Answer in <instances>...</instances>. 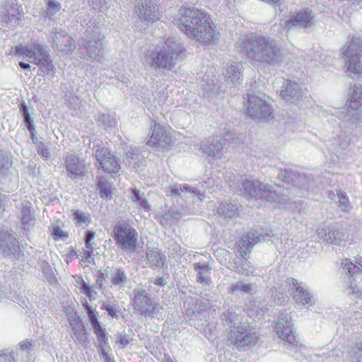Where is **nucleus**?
Returning a JSON list of instances; mask_svg holds the SVG:
<instances>
[{"label":"nucleus","instance_id":"32","mask_svg":"<svg viewBox=\"0 0 362 362\" xmlns=\"http://www.w3.org/2000/svg\"><path fill=\"white\" fill-rule=\"evenodd\" d=\"M134 308L141 312L151 301L150 293L145 289L134 290Z\"/></svg>","mask_w":362,"mask_h":362},{"label":"nucleus","instance_id":"4","mask_svg":"<svg viewBox=\"0 0 362 362\" xmlns=\"http://www.w3.org/2000/svg\"><path fill=\"white\" fill-rule=\"evenodd\" d=\"M18 54L25 55L29 62L39 66L43 74L54 76L56 71L52 59L42 45L39 44H30L26 46L16 47Z\"/></svg>","mask_w":362,"mask_h":362},{"label":"nucleus","instance_id":"20","mask_svg":"<svg viewBox=\"0 0 362 362\" xmlns=\"http://www.w3.org/2000/svg\"><path fill=\"white\" fill-rule=\"evenodd\" d=\"M318 237L323 240V242L330 244L338 245L344 240V233L342 231L341 225L334 223L331 226L322 228L318 230Z\"/></svg>","mask_w":362,"mask_h":362},{"label":"nucleus","instance_id":"54","mask_svg":"<svg viewBox=\"0 0 362 362\" xmlns=\"http://www.w3.org/2000/svg\"><path fill=\"white\" fill-rule=\"evenodd\" d=\"M349 354L353 361L362 362V341L356 343L351 349Z\"/></svg>","mask_w":362,"mask_h":362},{"label":"nucleus","instance_id":"9","mask_svg":"<svg viewBox=\"0 0 362 362\" xmlns=\"http://www.w3.org/2000/svg\"><path fill=\"white\" fill-rule=\"evenodd\" d=\"M347 58V70L354 74L362 73L361 58L362 57V38L354 37L343 52Z\"/></svg>","mask_w":362,"mask_h":362},{"label":"nucleus","instance_id":"35","mask_svg":"<svg viewBox=\"0 0 362 362\" xmlns=\"http://www.w3.org/2000/svg\"><path fill=\"white\" fill-rule=\"evenodd\" d=\"M97 189L99 190L100 197L102 199H111L112 185L106 177H100L97 183Z\"/></svg>","mask_w":362,"mask_h":362},{"label":"nucleus","instance_id":"45","mask_svg":"<svg viewBox=\"0 0 362 362\" xmlns=\"http://www.w3.org/2000/svg\"><path fill=\"white\" fill-rule=\"evenodd\" d=\"M159 305L158 303H153L151 300L147 303L146 307L140 312L141 315L145 317L153 318L159 313Z\"/></svg>","mask_w":362,"mask_h":362},{"label":"nucleus","instance_id":"33","mask_svg":"<svg viewBox=\"0 0 362 362\" xmlns=\"http://www.w3.org/2000/svg\"><path fill=\"white\" fill-rule=\"evenodd\" d=\"M146 257L150 267L162 268L164 267L165 256L160 252L148 248Z\"/></svg>","mask_w":362,"mask_h":362},{"label":"nucleus","instance_id":"6","mask_svg":"<svg viewBox=\"0 0 362 362\" xmlns=\"http://www.w3.org/2000/svg\"><path fill=\"white\" fill-rule=\"evenodd\" d=\"M138 233L125 221L118 222L113 229V238L116 245L127 253L136 252Z\"/></svg>","mask_w":362,"mask_h":362},{"label":"nucleus","instance_id":"50","mask_svg":"<svg viewBox=\"0 0 362 362\" xmlns=\"http://www.w3.org/2000/svg\"><path fill=\"white\" fill-rule=\"evenodd\" d=\"M94 334L96 335L100 344L107 345L108 341L107 333L105 328L101 327L100 324L92 327Z\"/></svg>","mask_w":362,"mask_h":362},{"label":"nucleus","instance_id":"1","mask_svg":"<svg viewBox=\"0 0 362 362\" xmlns=\"http://www.w3.org/2000/svg\"><path fill=\"white\" fill-rule=\"evenodd\" d=\"M178 27L188 37L202 44L214 43L218 39L210 16L195 7H185L180 10Z\"/></svg>","mask_w":362,"mask_h":362},{"label":"nucleus","instance_id":"5","mask_svg":"<svg viewBox=\"0 0 362 362\" xmlns=\"http://www.w3.org/2000/svg\"><path fill=\"white\" fill-rule=\"evenodd\" d=\"M88 148L90 151L88 152L95 158L105 172L114 174L119 172L121 168L119 160L103 144V141L98 139L90 141Z\"/></svg>","mask_w":362,"mask_h":362},{"label":"nucleus","instance_id":"23","mask_svg":"<svg viewBox=\"0 0 362 362\" xmlns=\"http://www.w3.org/2000/svg\"><path fill=\"white\" fill-rule=\"evenodd\" d=\"M4 11L5 13L0 16V20L3 23L13 25L18 24L22 8L18 5L17 0H8L4 6Z\"/></svg>","mask_w":362,"mask_h":362},{"label":"nucleus","instance_id":"25","mask_svg":"<svg viewBox=\"0 0 362 362\" xmlns=\"http://www.w3.org/2000/svg\"><path fill=\"white\" fill-rule=\"evenodd\" d=\"M64 165L67 172V176L74 179L83 175L86 166L83 160L75 154H68L64 158Z\"/></svg>","mask_w":362,"mask_h":362},{"label":"nucleus","instance_id":"8","mask_svg":"<svg viewBox=\"0 0 362 362\" xmlns=\"http://www.w3.org/2000/svg\"><path fill=\"white\" fill-rule=\"evenodd\" d=\"M258 339L254 328H251L248 322H244L240 328L230 329L229 340L230 344L238 349H245L246 347L255 345Z\"/></svg>","mask_w":362,"mask_h":362},{"label":"nucleus","instance_id":"11","mask_svg":"<svg viewBox=\"0 0 362 362\" xmlns=\"http://www.w3.org/2000/svg\"><path fill=\"white\" fill-rule=\"evenodd\" d=\"M272 108L264 100L254 94H247V114L258 122L268 121Z\"/></svg>","mask_w":362,"mask_h":362},{"label":"nucleus","instance_id":"10","mask_svg":"<svg viewBox=\"0 0 362 362\" xmlns=\"http://www.w3.org/2000/svg\"><path fill=\"white\" fill-rule=\"evenodd\" d=\"M136 13L139 20L146 25H152L160 20L162 9L156 0H144L136 6Z\"/></svg>","mask_w":362,"mask_h":362},{"label":"nucleus","instance_id":"55","mask_svg":"<svg viewBox=\"0 0 362 362\" xmlns=\"http://www.w3.org/2000/svg\"><path fill=\"white\" fill-rule=\"evenodd\" d=\"M83 307L88 316L91 326L93 327L94 325H97L98 324H99L100 322L98 320V313L96 312V310H93L87 302L83 304Z\"/></svg>","mask_w":362,"mask_h":362},{"label":"nucleus","instance_id":"58","mask_svg":"<svg viewBox=\"0 0 362 362\" xmlns=\"http://www.w3.org/2000/svg\"><path fill=\"white\" fill-rule=\"evenodd\" d=\"M343 353L339 349H334L327 354L325 358L328 362H339Z\"/></svg>","mask_w":362,"mask_h":362},{"label":"nucleus","instance_id":"26","mask_svg":"<svg viewBox=\"0 0 362 362\" xmlns=\"http://www.w3.org/2000/svg\"><path fill=\"white\" fill-rule=\"evenodd\" d=\"M280 95L286 102L294 103L302 98L303 92L298 83L286 81L283 84Z\"/></svg>","mask_w":362,"mask_h":362},{"label":"nucleus","instance_id":"3","mask_svg":"<svg viewBox=\"0 0 362 362\" xmlns=\"http://www.w3.org/2000/svg\"><path fill=\"white\" fill-rule=\"evenodd\" d=\"M185 51L180 42L168 38L163 44L149 49L145 55V60L156 71H171L183 57Z\"/></svg>","mask_w":362,"mask_h":362},{"label":"nucleus","instance_id":"27","mask_svg":"<svg viewBox=\"0 0 362 362\" xmlns=\"http://www.w3.org/2000/svg\"><path fill=\"white\" fill-rule=\"evenodd\" d=\"M338 114L339 119L354 124L356 128L362 127V105L354 107L348 105L346 114L342 112Z\"/></svg>","mask_w":362,"mask_h":362},{"label":"nucleus","instance_id":"39","mask_svg":"<svg viewBox=\"0 0 362 362\" xmlns=\"http://www.w3.org/2000/svg\"><path fill=\"white\" fill-rule=\"evenodd\" d=\"M45 1L46 9L42 14L45 18H50L62 8V5L57 0H45Z\"/></svg>","mask_w":362,"mask_h":362},{"label":"nucleus","instance_id":"62","mask_svg":"<svg viewBox=\"0 0 362 362\" xmlns=\"http://www.w3.org/2000/svg\"><path fill=\"white\" fill-rule=\"evenodd\" d=\"M23 118L25 126L28 129V132L30 133V134H33V133L35 132L33 119H32L30 115L23 116Z\"/></svg>","mask_w":362,"mask_h":362},{"label":"nucleus","instance_id":"30","mask_svg":"<svg viewBox=\"0 0 362 362\" xmlns=\"http://www.w3.org/2000/svg\"><path fill=\"white\" fill-rule=\"evenodd\" d=\"M194 269L197 272V281L203 286H209L211 280V267L206 263L197 262L194 264Z\"/></svg>","mask_w":362,"mask_h":362},{"label":"nucleus","instance_id":"34","mask_svg":"<svg viewBox=\"0 0 362 362\" xmlns=\"http://www.w3.org/2000/svg\"><path fill=\"white\" fill-rule=\"evenodd\" d=\"M181 192H188L196 195L199 199L203 196L204 192L197 187H191L187 184L177 185L175 184L170 187L171 195L181 196Z\"/></svg>","mask_w":362,"mask_h":362},{"label":"nucleus","instance_id":"36","mask_svg":"<svg viewBox=\"0 0 362 362\" xmlns=\"http://www.w3.org/2000/svg\"><path fill=\"white\" fill-rule=\"evenodd\" d=\"M225 76L227 81L231 82L232 84H239L241 80V71L238 64H232L229 66L226 70Z\"/></svg>","mask_w":362,"mask_h":362},{"label":"nucleus","instance_id":"41","mask_svg":"<svg viewBox=\"0 0 362 362\" xmlns=\"http://www.w3.org/2000/svg\"><path fill=\"white\" fill-rule=\"evenodd\" d=\"M247 238L250 239L251 243L254 245L266 240L267 238L272 236V235L268 232H264L263 229H260L259 230L257 229H251L247 233Z\"/></svg>","mask_w":362,"mask_h":362},{"label":"nucleus","instance_id":"64","mask_svg":"<svg viewBox=\"0 0 362 362\" xmlns=\"http://www.w3.org/2000/svg\"><path fill=\"white\" fill-rule=\"evenodd\" d=\"M101 309L107 311L108 315L112 317H117V310L115 308L114 305L107 304L106 303H103V305L101 306Z\"/></svg>","mask_w":362,"mask_h":362},{"label":"nucleus","instance_id":"12","mask_svg":"<svg viewBox=\"0 0 362 362\" xmlns=\"http://www.w3.org/2000/svg\"><path fill=\"white\" fill-rule=\"evenodd\" d=\"M277 177L284 182L298 188L303 195V192H308L310 187L311 180L303 173L293 171L288 168L278 169Z\"/></svg>","mask_w":362,"mask_h":362},{"label":"nucleus","instance_id":"19","mask_svg":"<svg viewBox=\"0 0 362 362\" xmlns=\"http://www.w3.org/2000/svg\"><path fill=\"white\" fill-rule=\"evenodd\" d=\"M226 139L221 136H216L204 139L200 144L199 149L204 154L213 158H221L223 156Z\"/></svg>","mask_w":362,"mask_h":362},{"label":"nucleus","instance_id":"63","mask_svg":"<svg viewBox=\"0 0 362 362\" xmlns=\"http://www.w3.org/2000/svg\"><path fill=\"white\" fill-rule=\"evenodd\" d=\"M141 92L142 93V95H141L142 102L146 105L150 103L151 102V97L153 96L151 91L148 88H143Z\"/></svg>","mask_w":362,"mask_h":362},{"label":"nucleus","instance_id":"24","mask_svg":"<svg viewBox=\"0 0 362 362\" xmlns=\"http://www.w3.org/2000/svg\"><path fill=\"white\" fill-rule=\"evenodd\" d=\"M69 321L71 331L76 340L82 346H86L88 343V333L79 316L76 313L70 314L69 315Z\"/></svg>","mask_w":362,"mask_h":362},{"label":"nucleus","instance_id":"14","mask_svg":"<svg viewBox=\"0 0 362 362\" xmlns=\"http://www.w3.org/2000/svg\"><path fill=\"white\" fill-rule=\"evenodd\" d=\"M285 28L313 29L315 27V14L309 9H303L290 16L285 21Z\"/></svg>","mask_w":362,"mask_h":362},{"label":"nucleus","instance_id":"42","mask_svg":"<svg viewBox=\"0 0 362 362\" xmlns=\"http://www.w3.org/2000/svg\"><path fill=\"white\" fill-rule=\"evenodd\" d=\"M38 264L41 268L42 272L46 279L51 284L56 281V277L53 273L52 266L44 259H39Z\"/></svg>","mask_w":362,"mask_h":362},{"label":"nucleus","instance_id":"57","mask_svg":"<svg viewBox=\"0 0 362 362\" xmlns=\"http://www.w3.org/2000/svg\"><path fill=\"white\" fill-rule=\"evenodd\" d=\"M109 267H107L104 270H99L96 276V284L98 286L103 289L104 288L103 282L108 278Z\"/></svg>","mask_w":362,"mask_h":362},{"label":"nucleus","instance_id":"61","mask_svg":"<svg viewBox=\"0 0 362 362\" xmlns=\"http://www.w3.org/2000/svg\"><path fill=\"white\" fill-rule=\"evenodd\" d=\"M37 152L44 158H49L50 156V153L49 148L46 146V144L42 141H39L37 144Z\"/></svg>","mask_w":362,"mask_h":362},{"label":"nucleus","instance_id":"59","mask_svg":"<svg viewBox=\"0 0 362 362\" xmlns=\"http://www.w3.org/2000/svg\"><path fill=\"white\" fill-rule=\"evenodd\" d=\"M139 150L136 148L129 147L127 152V158L129 159V163L138 165L136 161L139 160Z\"/></svg>","mask_w":362,"mask_h":362},{"label":"nucleus","instance_id":"56","mask_svg":"<svg viewBox=\"0 0 362 362\" xmlns=\"http://www.w3.org/2000/svg\"><path fill=\"white\" fill-rule=\"evenodd\" d=\"M337 197L339 202V206L342 207L343 211H349L351 209L349 199L346 195V193L344 191L340 190L337 192Z\"/></svg>","mask_w":362,"mask_h":362},{"label":"nucleus","instance_id":"22","mask_svg":"<svg viewBox=\"0 0 362 362\" xmlns=\"http://www.w3.org/2000/svg\"><path fill=\"white\" fill-rule=\"evenodd\" d=\"M210 306L209 300L203 298L187 297L184 302L186 315L195 317L206 311Z\"/></svg>","mask_w":362,"mask_h":362},{"label":"nucleus","instance_id":"47","mask_svg":"<svg viewBox=\"0 0 362 362\" xmlns=\"http://www.w3.org/2000/svg\"><path fill=\"white\" fill-rule=\"evenodd\" d=\"M245 308L247 310L252 312V315H262L264 312V306L260 304V300L257 298L253 300H249L245 304Z\"/></svg>","mask_w":362,"mask_h":362},{"label":"nucleus","instance_id":"15","mask_svg":"<svg viewBox=\"0 0 362 362\" xmlns=\"http://www.w3.org/2000/svg\"><path fill=\"white\" fill-rule=\"evenodd\" d=\"M291 317L288 313H281L275 325V331L278 337L286 341L291 346H295L298 344L293 325L291 322Z\"/></svg>","mask_w":362,"mask_h":362},{"label":"nucleus","instance_id":"40","mask_svg":"<svg viewBox=\"0 0 362 362\" xmlns=\"http://www.w3.org/2000/svg\"><path fill=\"white\" fill-rule=\"evenodd\" d=\"M35 218L31 215L30 210L27 206H23L21 210V223L23 228L25 230H30L34 226Z\"/></svg>","mask_w":362,"mask_h":362},{"label":"nucleus","instance_id":"18","mask_svg":"<svg viewBox=\"0 0 362 362\" xmlns=\"http://www.w3.org/2000/svg\"><path fill=\"white\" fill-rule=\"evenodd\" d=\"M286 284L288 286V291H291L293 300L298 305L305 306L313 304V295L305 286H301L296 280L291 278L287 279Z\"/></svg>","mask_w":362,"mask_h":362},{"label":"nucleus","instance_id":"51","mask_svg":"<svg viewBox=\"0 0 362 362\" xmlns=\"http://www.w3.org/2000/svg\"><path fill=\"white\" fill-rule=\"evenodd\" d=\"M11 161L9 158L0 153V177H6L9 172Z\"/></svg>","mask_w":362,"mask_h":362},{"label":"nucleus","instance_id":"13","mask_svg":"<svg viewBox=\"0 0 362 362\" xmlns=\"http://www.w3.org/2000/svg\"><path fill=\"white\" fill-rule=\"evenodd\" d=\"M0 255L14 259L23 256L18 240L8 231L0 230Z\"/></svg>","mask_w":362,"mask_h":362},{"label":"nucleus","instance_id":"44","mask_svg":"<svg viewBox=\"0 0 362 362\" xmlns=\"http://www.w3.org/2000/svg\"><path fill=\"white\" fill-rule=\"evenodd\" d=\"M253 245L254 244L251 243L250 239L247 238V235H243V237L236 243V247L240 252L243 257H245L247 255V250L249 247H252Z\"/></svg>","mask_w":362,"mask_h":362},{"label":"nucleus","instance_id":"29","mask_svg":"<svg viewBox=\"0 0 362 362\" xmlns=\"http://www.w3.org/2000/svg\"><path fill=\"white\" fill-rule=\"evenodd\" d=\"M243 317L237 314L233 309H228L221 315V320L225 326H228L230 329L240 328L245 322L243 321Z\"/></svg>","mask_w":362,"mask_h":362},{"label":"nucleus","instance_id":"43","mask_svg":"<svg viewBox=\"0 0 362 362\" xmlns=\"http://www.w3.org/2000/svg\"><path fill=\"white\" fill-rule=\"evenodd\" d=\"M332 145L334 146L333 153H337L339 151L345 150L349 145V139L344 134L339 135L333 140Z\"/></svg>","mask_w":362,"mask_h":362},{"label":"nucleus","instance_id":"49","mask_svg":"<svg viewBox=\"0 0 362 362\" xmlns=\"http://www.w3.org/2000/svg\"><path fill=\"white\" fill-rule=\"evenodd\" d=\"M74 220L76 221V224L81 225L85 223L86 226H88L91 221V216L88 213H85L80 210H76L74 214Z\"/></svg>","mask_w":362,"mask_h":362},{"label":"nucleus","instance_id":"48","mask_svg":"<svg viewBox=\"0 0 362 362\" xmlns=\"http://www.w3.org/2000/svg\"><path fill=\"white\" fill-rule=\"evenodd\" d=\"M349 105L354 107L362 105V86H354Z\"/></svg>","mask_w":362,"mask_h":362},{"label":"nucleus","instance_id":"16","mask_svg":"<svg viewBox=\"0 0 362 362\" xmlns=\"http://www.w3.org/2000/svg\"><path fill=\"white\" fill-rule=\"evenodd\" d=\"M88 40L83 43L86 53L92 59H98L103 54L104 35L96 27L87 32Z\"/></svg>","mask_w":362,"mask_h":362},{"label":"nucleus","instance_id":"31","mask_svg":"<svg viewBox=\"0 0 362 362\" xmlns=\"http://www.w3.org/2000/svg\"><path fill=\"white\" fill-rule=\"evenodd\" d=\"M110 281L112 286L122 288L128 282V277L124 269L122 267L112 268L110 273Z\"/></svg>","mask_w":362,"mask_h":362},{"label":"nucleus","instance_id":"28","mask_svg":"<svg viewBox=\"0 0 362 362\" xmlns=\"http://www.w3.org/2000/svg\"><path fill=\"white\" fill-rule=\"evenodd\" d=\"M51 38L53 47L57 48L59 52H66L71 49L72 39L69 35L62 31L56 30L53 32Z\"/></svg>","mask_w":362,"mask_h":362},{"label":"nucleus","instance_id":"7","mask_svg":"<svg viewBox=\"0 0 362 362\" xmlns=\"http://www.w3.org/2000/svg\"><path fill=\"white\" fill-rule=\"evenodd\" d=\"M241 194L246 199H265L268 202H275L277 194L272 187L259 180L245 179L240 189Z\"/></svg>","mask_w":362,"mask_h":362},{"label":"nucleus","instance_id":"2","mask_svg":"<svg viewBox=\"0 0 362 362\" xmlns=\"http://www.w3.org/2000/svg\"><path fill=\"white\" fill-rule=\"evenodd\" d=\"M240 52L254 62L269 66H280L284 59L282 47L269 36L256 35L245 38L241 42Z\"/></svg>","mask_w":362,"mask_h":362},{"label":"nucleus","instance_id":"37","mask_svg":"<svg viewBox=\"0 0 362 362\" xmlns=\"http://www.w3.org/2000/svg\"><path fill=\"white\" fill-rule=\"evenodd\" d=\"M98 125L104 128L112 127L116 124V119L113 115L110 113L98 112L94 117Z\"/></svg>","mask_w":362,"mask_h":362},{"label":"nucleus","instance_id":"21","mask_svg":"<svg viewBox=\"0 0 362 362\" xmlns=\"http://www.w3.org/2000/svg\"><path fill=\"white\" fill-rule=\"evenodd\" d=\"M342 269L349 275L350 286L356 291L362 290V271L359 267L348 259L341 262Z\"/></svg>","mask_w":362,"mask_h":362},{"label":"nucleus","instance_id":"52","mask_svg":"<svg viewBox=\"0 0 362 362\" xmlns=\"http://www.w3.org/2000/svg\"><path fill=\"white\" fill-rule=\"evenodd\" d=\"M90 7L94 11L104 12L109 8V3L106 0H88Z\"/></svg>","mask_w":362,"mask_h":362},{"label":"nucleus","instance_id":"17","mask_svg":"<svg viewBox=\"0 0 362 362\" xmlns=\"http://www.w3.org/2000/svg\"><path fill=\"white\" fill-rule=\"evenodd\" d=\"M173 139L167 130L160 124L154 122L152 134L146 144L158 149L169 150Z\"/></svg>","mask_w":362,"mask_h":362},{"label":"nucleus","instance_id":"46","mask_svg":"<svg viewBox=\"0 0 362 362\" xmlns=\"http://www.w3.org/2000/svg\"><path fill=\"white\" fill-rule=\"evenodd\" d=\"M201 86L204 90L203 95L206 97L218 94L220 90L219 84L215 83L213 79L211 80V82H207L206 84L202 83Z\"/></svg>","mask_w":362,"mask_h":362},{"label":"nucleus","instance_id":"53","mask_svg":"<svg viewBox=\"0 0 362 362\" xmlns=\"http://www.w3.org/2000/svg\"><path fill=\"white\" fill-rule=\"evenodd\" d=\"M51 228V235L54 240H65L68 238L69 233L66 231L63 230L59 226H52L50 229Z\"/></svg>","mask_w":362,"mask_h":362},{"label":"nucleus","instance_id":"60","mask_svg":"<svg viewBox=\"0 0 362 362\" xmlns=\"http://www.w3.org/2000/svg\"><path fill=\"white\" fill-rule=\"evenodd\" d=\"M130 195L129 197L132 202L135 204H138L144 199V193L141 192L139 189H137L136 188H131L129 189Z\"/></svg>","mask_w":362,"mask_h":362},{"label":"nucleus","instance_id":"38","mask_svg":"<svg viewBox=\"0 0 362 362\" xmlns=\"http://www.w3.org/2000/svg\"><path fill=\"white\" fill-rule=\"evenodd\" d=\"M218 212L226 217L233 218L238 214V206L232 203H221L218 207Z\"/></svg>","mask_w":362,"mask_h":362}]
</instances>
